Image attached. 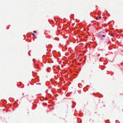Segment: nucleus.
I'll return each instance as SVG.
<instances>
[{
  "mask_svg": "<svg viewBox=\"0 0 123 123\" xmlns=\"http://www.w3.org/2000/svg\"><path fill=\"white\" fill-rule=\"evenodd\" d=\"M34 66L35 68L38 69H40L39 65L37 64H35L34 65Z\"/></svg>",
  "mask_w": 123,
  "mask_h": 123,
  "instance_id": "423d86ee",
  "label": "nucleus"
},
{
  "mask_svg": "<svg viewBox=\"0 0 123 123\" xmlns=\"http://www.w3.org/2000/svg\"><path fill=\"white\" fill-rule=\"evenodd\" d=\"M49 84V82H46L45 83V85L47 86H48Z\"/></svg>",
  "mask_w": 123,
  "mask_h": 123,
  "instance_id": "2eb2a0df",
  "label": "nucleus"
},
{
  "mask_svg": "<svg viewBox=\"0 0 123 123\" xmlns=\"http://www.w3.org/2000/svg\"><path fill=\"white\" fill-rule=\"evenodd\" d=\"M11 105L10 104H7V106H6V107L7 109H8L11 107Z\"/></svg>",
  "mask_w": 123,
  "mask_h": 123,
  "instance_id": "9d476101",
  "label": "nucleus"
},
{
  "mask_svg": "<svg viewBox=\"0 0 123 123\" xmlns=\"http://www.w3.org/2000/svg\"><path fill=\"white\" fill-rule=\"evenodd\" d=\"M116 123H119V122L118 120H116Z\"/></svg>",
  "mask_w": 123,
  "mask_h": 123,
  "instance_id": "4be33fe9",
  "label": "nucleus"
},
{
  "mask_svg": "<svg viewBox=\"0 0 123 123\" xmlns=\"http://www.w3.org/2000/svg\"><path fill=\"white\" fill-rule=\"evenodd\" d=\"M52 47V46L51 45H49L47 46V48H51Z\"/></svg>",
  "mask_w": 123,
  "mask_h": 123,
  "instance_id": "f8f14e48",
  "label": "nucleus"
},
{
  "mask_svg": "<svg viewBox=\"0 0 123 123\" xmlns=\"http://www.w3.org/2000/svg\"><path fill=\"white\" fill-rule=\"evenodd\" d=\"M79 87H80V86H79Z\"/></svg>",
  "mask_w": 123,
  "mask_h": 123,
  "instance_id": "37998d69",
  "label": "nucleus"
},
{
  "mask_svg": "<svg viewBox=\"0 0 123 123\" xmlns=\"http://www.w3.org/2000/svg\"><path fill=\"white\" fill-rule=\"evenodd\" d=\"M34 96L31 95L27 96V98L28 100L30 101L31 100H33Z\"/></svg>",
  "mask_w": 123,
  "mask_h": 123,
  "instance_id": "7ed1b4c3",
  "label": "nucleus"
},
{
  "mask_svg": "<svg viewBox=\"0 0 123 123\" xmlns=\"http://www.w3.org/2000/svg\"><path fill=\"white\" fill-rule=\"evenodd\" d=\"M105 123H110V122L108 120H106L105 121Z\"/></svg>",
  "mask_w": 123,
  "mask_h": 123,
  "instance_id": "aec40b11",
  "label": "nucleus"
},
{
  "mask_svg": "<svg viewBox=\"0 0 123 123\" xmlns=\"http://www.w3.org/2000/svg\"><path fill=\"white\" fill-rule=\"evenodd\" d=\"M77 121L78 123H81L82 120L80 119H78Z\"/></svg>",
  "mask_w": 123,
  "mask_h": 123,
  "instance_id": "ddd939ff",
  "label": "nucleus"
},
{
  "mask_svg": "<svg viewBox=\"0 0 123 123\" xmlns=\"http://www.w3.org/2000/svg\"><path fill=\"white\" fill-rule=\"evenodd\" d=\"M36 82H35V83H36Z\"/></svg>",
  "mask_w": 123,
  "mask_h": 123,
  "instance_id": "49530a36",
  "label": "nucleus"
},
{
  "mask_svg": "<svg viewBox=\"0 0 123 123\" xmlns=\"http://www.w3.org/2000/svg\"><path fill=\"white\" fill-rule=\"evenodd\" d=\"M12 110H13V111H14V108H12Z\"/></svg>",
  "mask_w": 123,
  "mask_h": 123,
  "instance_id": "72a5a7b5",
  "label": "nucleus"
},
{
  "mask_svg": "<svg viewBox=\"0 0 123 123\" xmlns=\"http://www.w3.org/2000/svg\"><path fill=\"white\" fill-rule=\"evenodd\" d=\"M13 106L14 108H16L18 106V104L16 103H13Z\"/></svg>",
  "mask_w": 123,
  "mask_h": 123,
  "instance_id": "0eeeda50",
  "label": "nucleus"
},
{
  "mask_svg": "<svg viewBox=\"0 0 123 123\" xmlns=\"http://www.w3.org/2000/svg\"><path fill=\"white\" fill-rule=\"evenodd\" d=\"M3 111H5V110L4 109H3Z\"/></svg>",
  "mask_w": 123,
  "mask_h": 123,
  "instance_id": "f704fd0d",
  "label": "nucleus"
},
{
  "mask_svg": "<svg viewBox=\"0 0 123 123\" xmlns=\"http://www.w3.org/2000/svg\"><path fill=\"white\" fill-rule=\"evenodd\" d=\"M54 39L58 41L59 40V38L58 37H55L54 38Z\"/></svg>",
  "mask_w": 123,
  "mask_h": 123,
  "instance_id": "dca6fc26",
  "label": "nucleus"
},
{
  "mask_svg": "<svg viewBox=\"0 0 123 123\" xmlns=\"http://www.w3.org/2000/svg\"><path fill=\"white\" fill-rule=\"evenodd\" d=\"M33 71H32V73H33Z\"/></svg>",
  "mask_w": 123,
  "mask_h": 123,
  "instance_id": "c03bdc74",
  "label": "nucleus"
},
{
  "mask_svg": "<svg viewBox=\"0 0 123 123\" xmlns=\"http://www.w3.org/2000/svg\"><path fill=\"white\" fill-rule=\"evenodd\" d=\"M46 61L48 62V63H52L53 61L52 60V59L50 58H46Z\"/></svg>",
  "mask_w": 123,
  "mask_h": 123,
  "instance_id": "20e7f679",
  "label": "nucleus"
},
{
  "mask_svg": "<svg viewBox=\"0 0 123 123\" xmlns=\"http://www.w3.org/2000/svg\"><path fill=\"white\" fill-rule=\"evenodd\" d=\"M28 54L29 55V56H30V54H29V52H28Z\"/></svg>",
  "mask_w": 123,
  "mask_h": 123,
  "instance_id": "c756f323",
  "label": "nucleus"
},
{
  "mask_svg": "<svg viewBox=\"0 0 123 123\" xmlns=\"http://www.w3.org/2000/svg\"><path fill=\"white\" fill-rule=\"evenodd\" d=\"M33 107L35 108H36L37 107V105H33Z\"/></svg>",
  "mask_w": 123,
  "mask_h": 123,
  "instance_id": "412c9836",
  "label": "nucleus"
},
{
  "mask_svg": "<svg viewBox=\"0 0 123 123\" xmlns=\"http://www.w3.org/2000/svg\"><path fill=\"white\" fill-rule=\"evenodd\" d=\"M52 68L53 71V73H58L59 72V70L61 69L60 67H59L55 68V66H53Z\"/></svg>",
  "mask_w": 123,
  "mask_h": 123,
  "instance_id": "f257e3e1",
  "label": "nucleus"
},
{
  "mask_svg": "<svg viewBox=\"0 0 123 123\" xmlns=\"http://www.w3.org/2000/svg\"><path fill=\"white\" fill-rule=\"evenodd\" d=\"M9 27L8 28V27H6V29H9Z\"/></svg>",
  "mask_w": 123,
  "mask_h": 123,
  "instance_id": "7c9ffc66",
  "label": "nucleus"
},
{
  "mask_svg": "<svg viewBox=\"0 0 123 123\" xmlns=\"http://www.w3.org/2000/svg\"><path fill=\"white\" fill-rule=\"evenodd\" d=\"M74 15L73 14H72L70 16V18H72L74 17Z\"/></svg>",
  "mask_w": 123,
  "mask_h": 123,
  "instance_id": "4468645a",
  "label": "nucleus"
},
{
  "mask_svg": "<svg viewBox=\"0 0 123 123\" xmlns=\"http://www.w3.org/2000/svg\"><path fill=\"white\" fill-rule=\"evenodd\" d=\"M103 106H104V107H105V105H103Z\"/></svg>",
  "mask_w": 123,
  "mask_h": 123,
  "instance_id": "58836bf2",
  "label": "nucleus"
},
{
  "mask_svg": "<svg viewBox=\"0 0 123 123\" xmlns=\"http://www.w3.org/2000/svg\"><path fill=\"white\" fill-rule=\"evenodd\" d=\"M56 96H58V94H56V95H55Z\"/></svg>",
  "mask_w": 123,
  "mask_h": 123,
  "instance_id": "2f4dec72",
  "label": "nucleus"
},
{
  "mask_svg": "<svg viewBox=\"0 0 123 123\" xmlns=\"http://www.w3.org/2000/svg\"><path fill=\"white\" fill-rule=\"evenodd\" d=\"M105 35H105V33H104V34H103V35H102L101 37H104L105 36Z\"/></svg>",
  "mask_w": 123,
  "mask_h": 123,
  "instance_id": "a211bd4d",
  "label": "nucleus"
},
{
  "mask_svg": "<svg viewBox=\"0 0 123 123\" xmlns=\"http://www.w3.org/2000/svg\"><path fill=\"white\" fill-rule=\"evenodd\" d=\"M51 68L50 67H48L46 69V71L47 72H50V70H51Z\"/></svg>",
  "mask_w": 123,
  "mask_h": 123,
  "instance_id": "1a4fd4ad",
  "label": "nucleus"
},
{
  "mask_svg": "<svg viewBox=\"0 0 123 123\" xmlns=\"http://www.w3.org/2000/svg\"><path fill=\"white\" fill-rule=\"evenodd\" d=\"M108 49H109L110 50H111V48L110 47H108Z\"/></svg>",
  "mask_w": 123,
  "mask_h": 123,
  "instance_id": "b1692460",
  "label": "nucleus"
},
{
  "mask_svg": "<svg viewBox=\"0 0 123 123\" xmlns=\"http://www.w3.org/2000/svg\"><path fill=\"white\" fill-rule=\"evenodd\" d=\"M32 34L33 36H35L34 34V33H32Z\"/></svg>",
  "mask_w": 123,
  "mask_h": 123,
  "instance_id": "c85d7f7f",
  "label": "nucleus"
},
{
  "mask_svg": "<svg viewBox=\"0 0 123 123\" xmlns=\"http://www.w3.org/2000/svg\"><path fill=\"white\" fill-rule=\"evenodd\" d=\"M101 18V17L99 16V17H97L96 18V19L98 20V19H100Z\"/></svg>",
  "mask_w": 123,
  "mask_h": 123,
  "instance_id": "f3484780",
  "label": "nucleus"
},
{
  "mask_svg": "<svg viewBox=\"0 0 123 123\" xmlns=\"http://www.w3.org/2000/svg\"><path fill=\"white\" fill-rule=\"evenodd\" d=\"M12 100H13V101H14V99H13H13H12Z\"/></svg>",
  "mask_w": 123,
  "mask_h": 123,
  "instance_id": "473e14b6",
  "label": "nucleus"
},
{
  "mask_svg": "<svg viewBox=\"0 0 123 123\" xmlns=\"http://www.w3.org/2000/svg\"><path fill=\"white\" fill-rule=\"evenodd\" d=\"M52 53L54 56L55 57H60L61 56L60 53L59 52H57L55 51H52Z\"/></svg>",
  "mask_w": 123,
  "mask_h": 123,
  "instance_id": "f03ea898",
  "label": "nucleus"
},
{
  "mask_svg": "<svg viewBox=\"0 0 123 123\" xmlns=\"http://www.w3.org/2000/svg\"><path fill=\"white\" fill-rule=\"evenodd\" d=\"M35 59H33L32 60V61H33L34 63V61H35Z\"/></svg>",
  "mask_w": 123,
  "mask_h": 123,
  "instance_id": "a878e982",
  "label": "nucleus"
},
{
  "mask_svg": "<svg viewBox=\"0 0 123 123\" xmlns=\"http://www.w3.org/2000/svg\"><path fill=\"white\" fill-rule=\"evenodd\" d=\"M31 81H33V82H34V81H35V80H34V79H32V80H31Z\"/></svg>",
  "mask_w": 123,
  "mask_h": 123,
  "instance_id": "393cba45",
  "label": "nucleus"
},
{
  "mask_svg": "<svg viewBox=\"0 0 123 123\" xmlns=\"http://www.w3.org/2000/svg\"><path fill=\"white\" fill-rule=\"evenodd\" d=\"M31 85H33L34 84H31Z\"/></svg>",
  "mask_w": 123,
  "mask_h": 123,
  "instance_id": "ea45409f",
  "label": "nucleus"
},
{
  "mask_svg": "<svg viewBox=\"0 0 123 123\" xmlns=\"http://www.w3.org/2000/svg\"><path fill=\"white\" fill-rule=\"evenodd\" d=\"M99 33H100V36L101 37L102 35H103V34H102L103 33V31H101V32H99Z\"/></svg>",
  "mask_w": 123,
  "mask_h": 123,
  "instance_id": "6ab92c4d",
  "label": "nucleus"
},
{
  "mask_svg": "<svg viewBox=\"0 0 123 123\" xmlns=\"http://www.w3.org/2000/svg\"><path fill=\"white\" fill-rule=\"evenodd\" d=\"M24 93H22V95H24Z\"/></svg>",
  "mask_w": 123,
  "mask_h": 123,
  "instance_id": "4c0bfd02",
  "label": "nucleus"
},
{
  "mask_svg": "<svg viewBox=\"0 0 123 123\" xmlns=\"http://www.w3.org/2000/svg\"><path fill=\"white\" fill-rule=\"evenodd\" d=\"M80 84V85H81V84Z\"/></svg>",
  "mask_w": 123,
  "mask_h": 123,
  "instance_id": "a19ab883",
  "label": "nucleus"
},
{
  "mask_svg": "<svg viewBox=\"0 0 123 123\" xmlns=\"http://www.w3.org/2000/svg\"><path fill=\"white\" fill-rule=\"evenodd\" d=\"M36 85H38V84H39V85H41V84L40 83H37V84H36Z\"/></svg>",
  "mask_w": 123,
  "mask_h": 123,
  "instance_id": "bb28decb",
  "label": "nucleus"
},
{
  "mask_svg": "<svg viewBox=\"0 0 123 123\" xmlns=\"http://www.w3.org/2000/svg\"><path fill=\"white\" fill-rule=\"evenodd\" d=\"M42 58H43L42 57V58H41V59L42 60Z\"/></svg>",
  "mask_w": 123,
  "mask_h": 123,
  "instance_id": "79ce46f5",
  "label": "nucleus"
},
{
  "mask_svg": "<svg viewBox=\"0 0 123 123\" xmlns=\"http://www.w3.org/2000/svg\"><path fill=\"white\" fill-rule=\"evenodd\" d=\"M48 90L47 89V90H46V91L45 92L46 93H47Z\"/></svg>",
  "mask_w": 123,
  "mask_h": 123,
  "instance_id": "cd10ccee",
  "label": "nucleus"
},
{
  "mask_svg": "<svg viewBox=\"0 0 123 123\" xmlns=\"http://www.w3.org/2000/svg\"><path fill=\"white\" fill-rule=\"evenodd\" d=\"M72 102L73 103V106H72V108H74L75 107V104L74 102L73 101H72Z\"/></svg>",
  "mask_w": 123,
  "mask_h": 123,
  "instance_id": "9b49d317",
  "label": "nucleus"
},
{
  "mask_svg": "<svg viewBox=\"0 0 123 123\" xmlns=\"http://www.w3.org/2000/svg\"><path fill=\"white\" fill-rule=\"evenodd\" d=\"M32 110H34V109H33L32 107Z\"/></svg>",
  "mask_w": 123,
  "mask_h": 123,
  "instance_id": "e433bc0d",
  "label": "nucleus"
},
{
  "mask_svg": "<svg viewBox=\"0 0 123 123\" xmlns=\"http://www.w3.org/2000/svg\"><path fill=\"white\" fill-rule=\"evenodd\" d=\"M98 38H100L101 40H102L103 39V38L101 37V36H100V33H99V32L98 33Z\"/></svg>",
  "mask_w": 123,
  "mask_h": 123,
  "instance_id": "6e6552de",
  "label": "nucleus"
},
{
  "mask_svg": "<svg viewBox=\"0 0 123 123\" xmlns=\"http://www.w3.org/2000/svg\"><path fill=\"white\" fill-rule=\"evenodd\" d=\"M93 94L95 96L98 97H103V95L99 93H97L96 94H95L94 93H93Z\"/></svg>",
  "mask_w": 123,
  "mask_h": 123,
  "instance_id": "39448f33",
  "label": "nucleus"
},
{
  "mask_svg": "<svg viewBox=\"0 0 123 123\" xmlns=\"http://www.w3.org/2000/svg\"><path fill=\"white\" fill-rule=\"evenodd\" d=\"M99 55H100V54H98V56H99Z\"/></svg>",
  "mask_w": 123,
  "mask_h": 123,
  "instance_id": "c9c22d12",
  "label": "nucleus"
},
{
  "mask_svg": "<svg viewBox=\"0 0 123 123\" xmlns=\"http://www.w3.org/2000/svg\"><path fill=\"white\" fill-rule=\"evenodd\" d=\"M25 96H23V97H25Z\"/></svg>",
  "mask_w": 123,
  "mask_h": 123,
  "instance_id": "a18cd8bd",
  "label": "nucleus"
},
{
  "mask_svg": "<svg viewBox=\"0 0 123 123\" xmlns=\"http://www.w3.org/2000/svg\"><path fill=\"white\" fill-rule=\"evenodd\" d=\"M33 32H34V33H37V32L36 31H33Z\"/></svg>",
  "mask_w": 123,
  "mask_h": 123,
  "instance_id": "5701e85b",
  "label": "nucleus"
}]
</instances>
